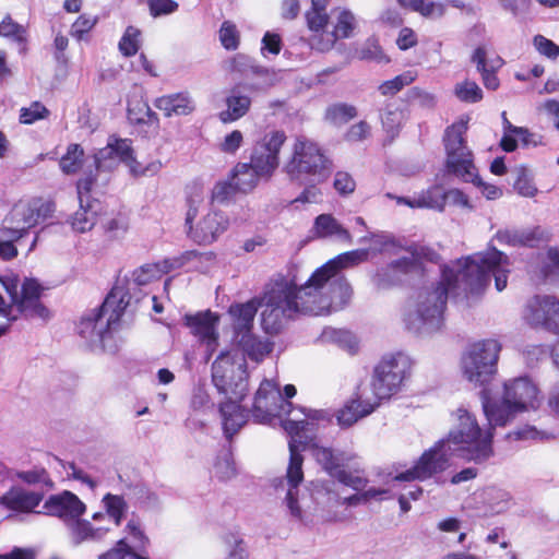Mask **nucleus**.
Here are the masks:
<instances>
[{"label": "nucleus", "instance_id": "36", "mask_svg": "<svg viewBox=\"0 0 559 559\" xmlns=\"http://www.w3.org/2000/svg\"><path fill=\"white\" fill-rule=\"evenodd\" d=\"M235 342L251 360L257 362L262 361L273 350V343L255 336L252 332L235 337Z\"/></svg>", "mask_w": 559, "mask_h": 559}, {"label": "nucleus", "instance_id": "59", "mask_svg": "<svg viewBox=\"0 0 559 559\" xmlns=\"http://www.w3.org/2000/svg\"><path fill=\"white\" fill-rule=\"evenodd\" d=\"M15 476L28 485L44 484L51 486L48 473L44 468L35 467L31 471L16 472Z\"/></svg>", "mask_w": 559, "mask_h": 559}, {"label": "nucleus", "instance_id": "25", "mask_svg": "<svg viewBox=\"0 0 559 559\" xmlns=\"http://www.w3.org/2000/svg\"><path fill=\"white\" fill-rule=\"evenodd\" d=\"M228 226L229 219L223 212L211 211L198 223L190 237L199 245H211L227 230Z\"/></svg>", "mask_w": 559, "mask_h": 559}, {"label": "nucleus", "instance_id": "1", "mask_svg": "<svg viewBox=\"0 0 559 559\" xmlns=\"http://www.w3.org/2000/svg\"><path fill=\"white\" fill-rule=\"evenodd\" d=\"M455 415L457 424L449 431L448 437L425 451L413 468L397 474L394 480L428 479L447 469L452 456L475 464H484L493 456L492 440L496 426L489 423L490 428L481 429L476 417L465 408H459Z\"/></svg>", "mask_w": 559, "mask_h": 559}, {"label": "nucleus", "instance_id": "10", "mask_svg": "<svg viewBox=\"0 0 559 559\" xmlns=\"http://www.w3.org/2000/svg\"><path fill=\"white\" fill-rule=\"evenodd\" d=\"M467 121L461 119L445 129L443 142L447 153V168L466 182H473L483 188V193L489 200L498 199L502 191L500 188L481 182L474 165L473 154L466 145L465 133Z\"/></svg>", "mask_w": 559, "mask_h": 559}, {"label": "nucleus", "instance_id": "18", "mask_svg": "<svg viewBox=\"0 0 559 559\" xmlns=\"http://www.w3.org/2000/svg\"><path fill=\"white\" fill-rule=\"evenodd\" d=\"M523 319L531 326L559 335V301L552 296H534L525 306Z\"/></svg>", "mask_w": 559, "mask_h": 559}, {"label": "nucleus", "instance_id": "29", "mask_svg": "<svg viewBox=\"0 0 559 559\" xmlns=\"http://www.w3.org/2000/svg\"><path fill=\"white\" fill-rule=\"evenodd\" d=\"M501 245L512 247H535L548 239L547 233L539 226L523 229H502L496 234Z\"/></svg>", "mask_w": 559, "mask_h": 559}, {"label": "nucleus", "instance_id": "28", "mask_svg": "<svg viewBox=\"0 0 559 559\" xmlns=\"http://www.w3.org/2000/svg\"><path fill=\"white\" fill-rule=\"evenodd\" d=\"M480 73L484 86L487 90L496 91L500 86L497 71L502 68L504 61L499 56L489 57L487 49L483 46L477 47L471 58Z\"/></svg>", "mask_w": 559, "mask_h": 559}, {"label": "nucleus", "instance_id": "53", "mask_svg": "<svg viewBox=\"0 0 559 559\" xmlns=\"http://www.w3.org/2000/svg\"><path fill=\"white\" fill-rule=\"evenodd\" d=\"M214 473L222 480L231 479L236 475L235 462L229 452L224 451L218 455L214 465Z\"/></svg>", "mask_w": 559, "mask_h": 559}, {"label": "nucleus", "instance_id": "39", "mask_svg": "<svg viewBox=\"0 0 559 559\" xmlns=\"http://www.w3.org/2000/svg\"><path fill=\"white\" fill-rule=\"evenodd\" d=\"M109 532L107 527H95L87 520H75L71 523V536L75 544L84 542H99Z\"/></svg>", "mask_w": 559, "mask_h": 559}, {"label": "nucleus", "instance_id": "35", "mask_svg": "<svg viewBox=\"0 0 559 559\" xmlns=\"http://www.w3.org/2000/svg\"><path fill=\"white\" fill-rule=\"evenodd\" d=\"M227 399V402L221 404L219 412L223 419L224 432L230 438L246 424L247 414L238 404L241 400Z\"/></svg>", "mask_w": 559, "mask_h": 559}, {"label": "nucleus", "instance_id": "34", "mask_svg": "<svg viewBox=\"0 0 559 559\" xmlns=\"http://www.w3.org/2000/svg\"><path fill=\"white\" fill-rule=\"evenodd\" d=\"M129 304L130 297L124 288L122 286H115L106 297L99 310L114 328L120 320Z\"/></svg>", "mask_w": 559, "mask_h": 559}, {"label": "nucleus", "instance_id": "30", "mask_svg": "<svg viewBox=\"0 0 559 559\" xmlns=\"http://www.w3.org/2000/svg\"><path fill=\"white\" fill-rule=\"evenodd\" d=\"M310 231L319 239L335 238L346 243L353 240L350 233L332 214L317 216Z\"/></svg>", "mask_w": 559, "mask_h": 559}, {"label": "nucleus", "instance_id": "31", "mask_svg": "<svg viewBox=\"0 0 559 559\" xmlns=\"http://www.w3.org/2000/svg\"><path fill=\"white\" fill-rule=\"evenodd\" d=\"M154 106L166 117L187 116L195 109L194 100L188 92L160 96L155 99Z\"/></svg>", "mask_w": 559, "mask_h": 559}, {"label": "nucleus", "instance_id": "37", "mask_svg": "<svg viewBox=\"0 0 559 559\" xmlns=\"http://www.w3.org/2000/svg\"><path fill=\"white\" fill-rule=\"evenodd\" d=\"M369 251L367 249H357L344 252L328 261L324 265L317 269V276H324V272H334L340 274L342 269L358 265L367 261Z\"/></svg>", "mask_w": 559, "mask_h": 559}, {"label": "nucleus", "instance_id": "47", "mask_svg": "<svg viewBox=\"0 0 559 559\" xmlns=\"http://www.w3.org/2000/svg\"><path fill=\"white\" fill-rule=\"evenodd\" d=\"M357 116V110L353 105L335 104L325 111V119L333 124H343Z\"/></svg>", "mask_w": 559, "mask_h": 559}, {"label": "nucleus", "instance_id": "22", "mask_svg": "<svg viewBox=\"0 0 559 559\" xmlns=\"http://www.w3.org/2000/svg\"><path fill=\"white\" fill-rule=\"evenodd\" d=\"M420 270L421 263L419 261V254L415 251H408L406 255L378 270L373 276V282L378 287L386 288L400 281V275L419 272Z\"/></svg>", "mask_w": 559, "mask_h": 559}, {"label": "nucleus", "instance_id": "8", "mask_svg": "<svg viewBox=\"0 0 559 559\" xmlns=\"http://www.w3.org/2000/svg\"><path fill=\"white\" fill-rule=\"evenodd\" d=\"M324 276H317V270L310 278L300 285L306 301V312L312 316L328 314L344 308L352 298L353 289L342 275L325 272Z\"/></svg>", "mask_w": 559, "mask_h": 559}, {"label": "nucleus", "instance_id": "64", "mask_svg": "<svg viewBox=\"0 0 559 559\" xmlns=\"http://www.w3.org/2000/svg\"><path fill=\"white\" fill-rule=\"evenodd\" d=\"M96 22L97 19L95 16L82 14L73 23L71 33L78 39H82L95 26Z\"/></svg>", "mask_w": 559, "mask_h": 559}, {"label": "nucleus", "instance_id": "63", "mask_svg": "<svg viewBox=\"0 0 559 559\" xmlns=\"http://www.w3.org/2000/svg\"><path fill=\"white\" fill-rule=\"evenodd\" d=\"M306 21L309 29L317 34L324 31L329 23V15L326 12L310 9L306 12Z\"/></svg>", "mask_w": 559, "mask_h": 559}, {"label": "nucleus", "instance_id": "46", "mask_svg": "<svg viewBox=\"0 0 559 559\" xmlns=\"http://www.w3.org/2000/svg\"><path fill=\"white\" fill-rule=\"evenodd\" d=\"M485 501L492 514H499L508 510L510 496L502 489L488 488L485 491Z\"/></svg>", "mask_w": 559, "mask_h": 559}, {"label": "nucleus", "instance_id": "14", "mask_svg": "<svg viewBox=\"0 0 559 559\" xmlns=\"http://www.w3.org/2000/svg\"><path fill=\"white\" fill-rule=\"evenodd\" d=\"M412 360L404 354L383 358L374 368L372 381L368 392L372 399H389L400 391L404 380L409 374Z\"/></svg>", "mask_w": 559, "mask_h": 559}, {"label": "nucleus", "instance_id": "27", "mask_svg": "<svg viewBox=\"0 0 559 559\" xmlns=\"http://www.w3.org/2000/svg\"><path fill=\"white\" fill-rule=\"evenodd\" d=\"M251 97L247 92V87L237 84L231 87L225 98L226 109L218 114V118L223 123H230L245 117L251 107Z\"/></svg>", "mask_w": 559, "mask_h": 559}, {"label": "nucleus", "instance_id": "16", "mask_svg": "<svg viewBox=\"0 0 559 559\" xmlns=\"http://www.w3.org/2000/svg\"><path fill=\"white\" fill-rule=\"evenodd\" d=\"M253 416L259 423H266L272 417L293 413L292 403L286 401L277 385L264 380L261 382L253 402Z\"/></svg>", "mask_w": 559, "mask_h": 559}, {"label": "nucleus", "instance_id": "48", "mask_svg": "<svg viewBox=\"0 0 559 559\" xmlns=\"http://www.w3.org/2000/svg\"><path fill=\"white\" fill-rule=\"evenodd\" d=\"M417 78V72L409 70L393 78L392 80L383 82L379 86V91L382 95H394L399 93L403 87L413 83Z\"/></svg>", "mask_w": 559, "mask_h": 559}, {"label": "nucleus", "instance_id": "58", "mask_svg": "<svg viewBox=\"0 0 559 559\" xmlns=\"http://www.w3.org/2000/svg\"><path fill=\"white\" fill-rule=\"evenodd\" d=\"M49 110L39 102H34L29 107L21 109L20 120L22 123L31 124L48 116Z\"/></svg>", "mask_w": 559, "mask_h": 559}, {"label": "nucleus", "instance_id": "38", "mask_svg": "<svg viewBox=\"0 0 559 559\" xmlns=\"http://www.w3.org/2000/svg\"><path fill=\"white\" fill-rule=\"evenodd\" d=\"M230 178L237 191L247 193L252 191L260 178H265V176H262L251 163H238L234 167Z\"/></svg>", "mask_w": 559, "mask_h": 559}, {"label": "nucleus", "instance_id": "13", "mask_svg": "<svg viewBox=\"0 0 559 559\" xmlns=\"http://www.w3.org/2000/svg\"><path fill=\"white\" fill-rule=\"evenodd\" d=\"M501 345L496 340H484L473 344L462 359L464 377L475 386L487 385L497 372Z\"/></svg>", "mask_w": 559, "mask_h": 559}, {"label": "nucleus", "instance_id": "50", "mask_svg": "<svg viewBox=\"0 0 559 559\" xmlns=\"http://www.w3.org/2000/svg\"><path fill=\"white\" fill-rule=\"evenodd\" d=\"M454 95L464 103H477L483 99V91L474 81L465 80L454 87Z\"/></svg>", "mask_w": 559, "mask_h": 559}, {"label": "nucleus", "instance_id": "40", "mask_svg": "<svg viewBox=\"0 0 559 559\" xmlns=\"http://www.w3.org/2000/svg\"><path fill=\"white\" fill-rule=\"evenodd\" d=\"M102 506L106 515L112 520L116 526H120L128 512V503L120 495L106 493L102 499Z\"/></svg>", "mask_w": 559, "mask_h": 559}, {"label": "nucleus", "instance_id": "4", "mask_svg": "<svg viewBox=\"0 0 559 559\" xmlns=\"http://www.w3.org/2000/svg\"><path fill=\"white\" fill-rule=\"evenodd\" d=\"M456 267L448 266L442 272V280L431 286L421 288L404 316L406 328L416 334H430L443 324V313L449 294L456 300L465 299L464 295L455 296L453 284Z\"/></svg>", "mask_w": 559, "mask_h": 559}, {"label": "nucleus", "instance_id": "52", "mask_svg": "<svg viewBox=\"0 0 559 559\" xmlns=\"http://www.w3.org/2000/svg\"><path fill=\"white\" fill-rule=\"evenodd\" d=\"M141 32L134 26H128L119 41V50L126 57L134 56L141 44Z\"/></svg>", "mask_w": 559, "mask_h": 559}, {"label": "nucleus", "instance_id": "19", "mask_svg": "<svg viewBox=\"0 0 559 559\" xmlns=\"http://www.w3.org/2000/svg\"><path fill=\"white\" fill-rule=\"evenodd\" d=\"M183 320L191 334L205 346V361H209L218 347V316L207 310L195 314H186Z\"/></svg>", "mask_w": 559, "mask_h": 559}, {"label": "nucleus", "instance_id": "5", "mask_svg": "<svg viewBox=\"0 0 559 559\" xmlns=\"http://www.w3.org/2000/svg\"><path fill=\"white\" fill-rule=\"evenodd\" d=\"M262 329L274 334L281 331L287 319L306 312V301L300 286L294 280L281 277L267 286L264 295L259 299Z\"/></svg>", "mask_w": 559, "mask_h": 559}, {"label": "nucleus", "instance_id": "41", "mask_svg": "<svg viewBox=\"0 0 559 559\" xmlns=\"http://www.w3.org/2000/svg\"><path fill=\"white\" fill-rule=\"evenodd\" d=\"M397 2L429 19H439L445 13V4L441 2H427L426 0H397Z\"/></svg>", "mask_w": 559, "mask_h": 559}, {"label": "nucleus", "instance_id": "12", "mask_svg": "<svg viewBox=\"0 0 559 559\" xmlns=\"http://www.w3.org/2000/svg\"><path fill=\"white\" fill-rule=\"evenodd\" d=\"M97 170L110 171L119 163H123L134 177H150L156 175L163 167L160 160L148 163L139 162L133 155L131 141L128 139H110L107 145L94 155Z\"/></svg>", "mask_w": 559, "mask_h": 559}, {"label": "nucleus", "instance_id": "43", "mask_svg": "<svg viewBox=\"0 0 559 559\" xmlns=\"http://www.w3.org/2000/svg\"><path fill=\"white\" fill-rule=\"evenodd\" d=\"M84 151L80 144H70L60 159V168L67 175L75 174L83 164Z\"/></svg>", "mask_w": 559, "mask_h": 559}, {"label": "nucleus", "instance_id": "61", "mask_svg": "<svg viewBox=\"0 0 559 559\" xmlns=\"http://www.w3.org/2000/svg\"><path fill=\"white\" fill-rule=\"evenodd\" d=\"M333 477H335L340 483L352 487L355 490H360L366 487L368 480L358 474H354L350 472H347L345 469H342L338 467V469L333 474Z\"/></svg>", "mask_w": 559, "mask_h": 559}, {"label": "nucleus", "instance_id": "7", "mask_svg": "<svg viewBox=\"0 0 559 559\" xmlns=\"http://www.w3.org/2000/svg\"><path fill=\"white\" fill-rule=\"evenodd\" d=\"M41 286L34 278H24L21 283L17 275L0 277V314L10 322L16 320L12 314L13 307L26 318L48 321L50 310L40 301Z\"/></svg>", "mask_w": 559, "mask_h": 559}, {"label": "nucleus", "instance_id": "24", "mask_svg": "<svg viewBox=\"0 0 559 559\" xmlns=\"http://www.w3.org/2000/svg\"><path fill=\"white\" fill-rule=\"evenodd\" d=\"M114 329L100 310H94L84 316L78 326L79 334L86 341L90 347L105 349V341Z\"/></svg>", "mask_w": 559, "mask_h": 559}, {"label": "nucleus", "instance_id": "42", "mask_svg": "<svg viewBox=\"0 0 559 559\" xmlns=\"http://www.w3.org/2000/svg\"><path fill=\"white\" fill-rule=\"evenodd\" d=\"M381 120L385 131L395 135L406 120V114L399 104L389 103L381 115Z\"/></svg>", "mask_w": 559, "mask_h": 559}, {"label": "nucleus", "instance_id": "20", "mask_svg": "<svg viewBox=\"0 0 559 559\" xmlns=\"http://www.w3.org/2000/svg\"><path fill=\"white\" fill-rule=\"evenodd\" d=\"M198 257L204 258L206 261H212L214 259V254L211 252L201 254L197 251H189L180 258L165 259L156 263H146L132 272L131 280L138 286L147 285L152 281L159 278L162 275L181 267L186 261Z\"/></svg>", "mask_w": 559, "mask_h": 559}, {"label": "nucleus", "instance_id": "60", "mask_svg": "<svg viewBox=\"0 0 559 559\" xmlns=\"http://www.w3.org/2000/svg\"><path fill=\"white\" fill-rule=\"evenodd\" d=\"M325 337H329L336 342L341 347L347 349L350 353H354L357 349V342L355 336L344 330H333L331 332L324 333Z\"/></svg>", "mask_w": 559, "mask_h": 559}, {"label": "nucleus", "instance_id": "44", "mask_svg": "<svg viewBox=\"0 0 559 559\" xmlns=\"http://www.w3.org/2000/svg\"><path fill=\"white\" fill-rule=\"evenodd\" d=\"M417 195L419 209H430L442 212L444 210L443 191L440 187L433 186L419 192Z\"/></svg>", "mask_w": 559, "mask_h": 559}, {"label": "nucleus", "instance_id": "54", "mask_svg": "<svg viewBox=\"0 0 559 559\" xmlns=\"http://www.w3.org/2000/svg\"><path fill=\"white\" fill-rule=\"evenodd\" d=\"M228 70L231 72H238L241 74L247 73L249 70H251L253 73L260 74V73H267V70L260 69L259 67L253 66L252 60L242 53L235 55L229 61H228Z\"/></svg>", "mask_w": 559, "mask_h": 559}, {"label": "nucleus", "instance_id": "26", "mask_svg": "<svg viewBox=\"0 0 559 559\" xmlns=\"http://www.w3.org/2000/svg\"><path fill=\"white\" fill-rule=\"evenodd\" d=\"M336 22L333 32L322 34L321 37L313 35L310 39V46L319 51L330 50L335 41L340 38H347L352 35L355 28L354 14L345 9L336 11Z\"/></svg>", "mask_w": 559, "mask_h": 559}, {"label": "nucleus", "instance_id": "57", "mask_svg": "<svg viewBox=\"0 0 559 559\" xmlns=\"http://www.w3.org/2000/svg\"><path fill=\"white\" fill-rule=\"evenodd\" d=\"M514 190L524 198H534L538 192L533 177L525 169L519 171L514 182Z\"/></svg>", "mask_w": 559, "mask_h": 559}, {"label": "nucleus", "instance_id": "23", "mask_svg": "<svg viewBox=\"0 0 559 559\" xmlns=\"http://www.w3.org/2000/svg\"><path fill=\"white\" fill-rule=\"evenodd\" d=\"M379 404L368 392V386L359 388L356 397L352 399L337 412V423L342 427H350L360 418L371 414Z\"/></svg>", "mask_w": 559, "mask_h": 559}, {"label": "nucleus", "instance_id": "2", "mask_svg": "<svg viewBox=\"0 0 559 559\" xmlns=\"http://www.w3.org/2000/svg\"><path fill=\"white\" fill-rule=\"evenodd\" d=\"M298 414L294 411L290 418L283 421V428L290 436L289 440V464L286 474V480L288 484L287 493L285 497V503L293 518L297 520L302 519V512L298 500L297 486L304 479L302 473V456L300 451L306 449L312 440L309 436L320 426V424L329 423L331 415L323 409H311L300 407Z\"/></svg>", "mask_w": 559, "mask_h": 559}, {"label": "nucleus", "instance_id": "6", "mask_svg": "<svg viewBox=\"0 0 559 559\" xmlns=\"http://www.w3.org/2000/svg\"><path fill=\"white\" fill-rule=\"evenodd\" d=\"M56 210L52 201L40 198L16 203L0 227V258L16 257L14 241L21 240L28 229L50 218Z\"/></svg>", "mask_w": 559, "mask_h": 559}, {"label": "nucleus", "instance_id": "56", "mask_svg": "<svg viewBox=\"0 0 559 559\" xmlns=\"http://www.w3.org/2000/svg\"><path fill=\"white\" fill-rule=\"evenodd\" d=\"M333 187L341 197H349L356 190V181L347 171H336L334 175Z\"/></svg>", "mask_w": 559, "mask_h": 559}, {"label": "nucleus", "instance_id": "17", "mask_svg": "<svg viewBox=\"0 0 559 559\" xmlns=\"http://www.w3.org/2000/svg\"><path fill=\"white\" fill-rule=\"evenodd\" d=\"M285 140L283 131L274 130L265 133L255 144L250 163L265 178H270L278 167V155Z\"/></svg>", "mask_w": 559, "mask_h": 559}, {"label": "nucleus", "instance_id": "45", "mask_svg": "<svg viewBox=\"0 0 559 559\" xmlns=\"http://www.w3.org/2000/svg\"><path fill=\"white\" fill-rule=\"evenodd\" d=\"M70 223L75 231H88L94 227L96 223V213L91 209L90 205L85 207L83 206V203H80V209L73 214Z\"/></svg>", "mask_w": 559, "mask_h": 559}, {"label": "nucleus", "instance_id": "32", "mask_svg": "<svg viewBox=\"0 0 559 559\" xmlns=\"http://www.w3.org/2000/svg\"><path fill=\"white\" fill-rule=\"evenodd\" d=\"M44 496L40 492L12 487L2 496L1 502L10 510L29 513L39 506Z\"/></svg>", "mask_w": 559, "mask_h": 559}, {"label": "nucleus", "instance_id": "11", "mask_svg": "<svg viewBox=\"0 0 559 559\" xmlns=\"http://www.w3.org/2000/svg\"><path fill=\"white\" fill-rule=\"evenodd\" d=\"M332 169V160L317 143L306 138L296 139L292 156L283 168L293 181L307 180L316 183L324 182Z\"/></svg>", "mask_w": 559, "mask_h": 559}, {"label": "nucleus", "instance_id": "3", "mask_svg": "<svg viewBox=\"0 0 559 559\" xmlns=\"http://www.w3.org/2000/svg\"><path fill=\"white\" fill-rule=\"evenodd\" d=\"M509 265V258L496 248L457 260V274L453 284L455 296L464 295L467 301L479 297L491 275L495 277L496 289L502 292L507 287Z\"/></svg>", "mask_w": 559, "mask_h": 559}, {"label": "nucleus", "instance_id": "21", "mask_svg": "<svg viewBox=\"0 0 559 559\" xmlns=\"http://www.w3.org/2000/svg\"><path fill=\"white\" fill-rule=\"evenodd\" d=\"M43 513L73 523L86 511V504L73 492L64 490L50 496L43 506Z\"/></svg>", "mask_w": 559, "mask_h": 559}, {"label": "nucleus", "instance_id": "9", "mask_svg": "<svg viewBox=\"0 0 559 559\" xmlns=\"http://www.w3.org/2000/svg\"><path fill=\"white\" fill-rule=\"evenodd\" d=\"M481 404L492 426H504L518 413L536 409L539 405L537 386L527 378H518L504 383L501 403H492L487 391L481 392Z\"/></svg>", "mask_w": 559, "mask_h": 559}, {"label": "nucleus", "instance_id": "62", "mask_svg": "<svg viewBox=\"0 0 559 559\" xmlns=\"http://www.w3.org/2000/svg\"><path fill=\"white\" fill-rule=\"evenodd\" d=\"M533 44L540 55L552 60L558 58L559 46L555 44L552 40L546 38L545 36L536 35L533 39Z\"/></svg>", "mask_w": 559, "mask_h": 559}, {"label": "nucleus", "instance_id": "15", "mask_svg": "<svg viewBox=\"0 0 559 559\" xmlns=\"http://www.w3.org/2000/svg\"><path fill=\"white\" fill-rule=\"evenodd\" d=\"M212 381L227 397L242 400L248 391L245 360L236 362L230 352H222L212 365Z\"/></svg>", "mask_w": 559, "mask_h": 559}, {"label": "nucleus", "instance_id": "51", "mask_svg": "<svg viewBox=\"0 0 559 559\" xmlns=\"http://www.w3.org/2000/svg\"><path fill=\"white\" fill-rule=\"evenodd\" d=\"M222 46L227 50H236L240 44V32L231 21H224L218 31Z\"/></svg>", "mask_w": 559, "mask_h": 559}, {"label": "nucleus", "instance_id": "49", "mask_svg": "<svg viewBox=\"0 0 559 559\" xmlns=\"http://www.w3.org/2000/svg\"><path fill=\"white\" fill-rule=\"evenodd\" d=\"M312 455L317 462L331 475L338 469L341 459L329 448L312 445Z\"/></svg>", "mask_w": 559, "mask_h": 559}, {"label": "nucleus", "instance_id": "55", "mask_svg": "<svg viewBox=\"0 0 559 559\" xmlns=\"http://www.w3.org/2000/svg\"><path fill=\"white\" fill-rule=\"evenodd\" d=\"M502 124H503V136L500 141L501 147L506 152H513L518 144L516 140L513 138L514 132L525 133L522 127L513 126L507 118V112H502Z\"/></svg>", "mask_w": 559, "mask_h": 559}, {"label": "nucleus", "instance_id": "33", "mask_svg": "<svg viewBox=\"0 0 559 559\" xmlns=\"http://www.w3.org/2000/svg\"><path fill=\"white\" fill-rule=\"evenodd\" d=\"M259 305V299L253 298L245 304H235L229 307L235 337L251 333Z\"/></svg>", "mask_w": 559, "mask_h": 559}]
</instances>
